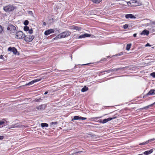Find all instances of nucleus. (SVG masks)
<instances>
[{"label": "nucleus", "mask_w": 155, "mask_h": 155, "mask_svg": "<svg viewBox=\"0 0 155 155\" xmlns=\"http://www.w3.org/2000/svg\"><path fill=\"white\" fill-rule=\"evenodd\" d=\"M15 7V6L9 5L3 7V9L4 11L6 12H10L13 11Z\"/></svg>", "instance_id": "obj_1"}, {"label": "nucleus", "mask_w": 155, "mask_h": 155, "mask_svg": "<svg viewBox=\"0 0 155 155\" xmlns=\"http://www.w3.org/2000/svg\"><path fill=\"white\" fill-rule=\"evenodd\" d=\"M25 37V35L21 31H19L16 32L15 38L18 39H22Z\"/></svg>", "instance_id": "obj_2"}, {"label": "nucleus", "mask_w": 155, "mask_h": 155, "mask_svg": "<svg viewBox=\"0 0 155 155\" xmlns=\"http://www.w3.org/2000/svg\"><path fill=\"white\" fill-rule=\"evenodd\" d=\"M34 36L31 35H28L26 36L25 35V37L24 38L25 41L27 42H31L34 39Z\"/></svg>", "instance_id": "obj_3"}, {"label": "nucleus", "mask_w": 155, "mask_h": 155, "mask_svg": "<svg viewBox=\"0 0 155 155\" xmlns=\"http://www.w3.org/2000/svg\"><path fill=\"white\" fill-rule=\"evenodd\" d=\"M7 30L11 33H15L16 31L15 26L12 24L9 25L7 27Z\"/></svg>", "instance_id": "obj_4"}, {"label": "nucleus", "mask_w": 155, "mask_h": 155, "mask_svg": "<svg viewBox=\"0 0 155 155\" xmlns=\"http://www.w3.org/2000/svg\"><path fill=\"white\" fill-rule=\"evenodd\" d=\"M71 32L69 31H67L60 34V36L61 38H64L70 35Z\"/></svg>", "instance_id": "obj_5"}, {"label": "nucleus", "mask_w": 155, "mask_h": 155, "mask_svg": "<svg viewBox=\"0 0 155 155\" xmlns=\"http://www.w3.org/2000/svg\"><path fill=\"white\" fill-rule=\"evenodd\" d=\"M42 79V78H37L36 79H34L32 81L30 82L27 84H25V86H27L28 85H30L33 84H34L35 83L38 82L40 81Z\"/></svg>", "instance_id": "obj_6"}, {"label": "nucleus", "mask_w": 155, "mask_h": 155, "mask_svg": "<svg viewBox=\"0 0 155 155\" xmlns=\"http://www.w3.org/2000/svg\"><path fill=\"white\" fill-rule=\"evenodd\" d=\"M116 118L115 117H109L106 119H105L102 120L100 122L102 124H105L109 121H110Z\"/></svg>", "instance_id": "obj_7"}, {"label": "nucleus", "mask_w": 155, "mask_h": 155, "mask_svg": "<svg viewBox=\"0 0 155 155\" xmlns=\"http://www.w3.org/2000/svg\"><path fill=\"white\" fill-rule=\"evenodd\" d=\"M129 3L130 4H135V5H133L134 6H139L141 5V4L138 2L137 0H131L130 2H127L128 5H129Z\"/></svg>", "instance_id": "obj_8"}, {"label": "nucleus", "mask_w": 155, "mask_h": 155, "mask_svg": "<svg viewBox=\"0 0 155 155\" xmlns=\"http://www.w3.org/2000/svg\"><path fill=\"white\" fill-rule=\"evenodd\" d=\"M8 51L13 52V54H16L18 52L17 50L14 47H9L8 48Z\"/></svg>", "instance_id": "obj_9"}, {"label": "nucleus", "mask_w": 155, "mask_h": 155, "mask_svg": "<svg viewBox=\"0 0 155 155\" xmlns=\"http://www.w3.org/2000/svg\"><path fill=\"white\" fill-rule=\"evenodd\" d=\"M91 36V35L87 34V33H85L84 34L82 35H80L78 37V38H84L86 37H89Z\"/></svg>", "instance_id": "obj_10"}, {"label": "nucleus", "mask_w": 155, "mask_h": 155, "mask_svg": "<svg viewBox=\"0 0 155 155\" xmlns=\"http://www.w3.org/2000/svg\"><path fill=\"white\" fill-rule=\"evenodd\" d=\"M54 32V30L53 29H48L45 32V34L46 35H48L51 33Z\"/></svg>", "instance_id": "obj_11"}, {"label": "nucleus", "mask_w": 155, "mask_h": 155, "mask_svg": "<svg viewBox=\"0 0 155 155\" xmlns=\"http://www.w3.org/2000/svg\"><path fill=\"white\" fill-rule=\"evenodd\" d=\"M46 107L45 104H41L36 107V108L38 110H43L45 109Z\"/></svg>", "instance_id": "obj_12"}, {"label": "nucleus", "mask_w": 155, "mask_h": 155, "mask_svg": "<svg viewBox=\"0 0 155 155\" xmlns=\"http://www.w3.org/2000/svg\"><path fill=\"white\" fill-rule=\"evenodd\" d=\"M125 18L127 19L130 18L131 19H134L136 18V17L132 14H128L125 15Z\"/></svg>", "instance_id": "obj_13"}, {"label": "nucleus", "mask_w": 155, "mask_h": 155, "mask_svg": "<svg viewBox=\"0 0 155 155\" xmlns=\"http://www.w3.org/2000/svg\"><path fill=\"white\" fill-rule=\"evenodd\" d=\"M155 94V90L151 89L146 94L147 96L152 95Z\"/></svg>", "instance_id": "obj_14"}, {"label": "nucleus", "mask_w": 155, "mask_h": 155, "mask_svg": "<svg viewBox=\"0 0 155 155\" xmlns=\"http://www.w3.org/2000/svg\"><path fill=\"white\" fill-rule=\"evenodd\" d=\"M149 33V31L145 29L143 30L141 33V35H148Z\"/></svg>", "instance_id": "obj_15"}, {"label": "nucleus", "mask_w": 155, "mask_h": 155, "mask_svg": "<svg viewBox=\"0 0 155 155\" xmlns=\"http://www.w3.org/2000/svg\"><path fill=\"white\" fill-rule=\"evenodd\" d=\"M153 151V149H151L149 150L145 151L143 153V154L146 155H148L152 153Z\"/></svg>", "instance_id": "obj_16"}, {"label": "nucleus", "mask_w": 155, "mask_h": 155, "mask_svg": "<svg viewBox=\"0 0 155 155\" xmlns=\"http://www.w3.org/2000/svg\"><path fill=\"white\" fill-rule=\"evenodd\" d=\"M125 68H117L111 69L112 71H116L118 70L123 69Z\"/></svg>", "instance_id": "obj_17"}, {"label": "nucleus", "mask_w": 155, "mask_h": 155, "mask_svg": "<svg viewBox=\"0 0 155 155\" xmlns=\"http://www.w3.org/2000/svg\"><path fill=\"white\" fill-rule=\"evenodd\" d=\"M88 90V88L86 86H84L81 90V91L82 92H85Z\"/></svg>", "instance_id": "obj_18"}, {"label": "nucleus", "mask_w": 155, "mask_h": 155, "mask_svg": "<svg viewBox=\"0 0 155 155\" xmlns=\"http://www.w3.org/2000/svg\"><path fill=\"white\" fill-rule=\"evenodd\" d=\"M41 126L42 127H48V124L46 123H42L41 124Z\"/></svg>", "instance_id": "obj_19"}, {"label": "nucleus", "mask_w": 155, "mask_h": 155, "mask_svg": "<svg viewBox=\"0 0 155 155\" xmlns=\"http://www.w3.org/2000/svg\"><path fill=\"white\" fill-rule=\"evenodd\" d=\"M131 44H127V45L126 49L127 51H129L131 48Z\"/></svg>", "instance_id": "obj_20"}, {"label": "nucleus", "mask_w": 155, "mask_h": 155, "mask_svg": "<svg viewBox=\"0 0 155 155\" xmlns=\"http://www.w3.org/2000/svg\"><path fill=\"white\" fill-rule=\"evenodd\" d=\"M5 122L3 121H0V128L5 126Z\"/></svg>", "instance_id": "obj_21"}, {"label": "nucleus", "mask_w": 155, "mask_h": 155, "mask_svg": "<svg viewBox=\"0 0 155 155\" xmlns=\"http://www.w3.org/2000/svg\"><path fill=\"white\" fill-rule=\"evenodd\" d=\"M10 127L11 128H14L18 127V124H17L11 125Z\"/></svg>", "instance_id": "obj_22"}, {"label": "nucleus", "mask_w": 155, "mask_h": 155, "mask_svg": "<svg viewBox=\"0 0 155 155\" xmlns=\"http://www.w3.org/2000/svg\"><path fill=\"white\" fill-rule=\"evenodd\" d=\"M81 28L78 26H75V30L78 31H81Z\"/></svg>", "instance_id": "obj_23"}, {"label": "nucleus", "mask_w": 155, "mask_h": 155, "mask_svg": "<svg viewBox=\"0 0 155 155\" xmlns=\"http://www.w3.org/2000/svg\"><path fill=\"white\" fill-rule=\"evenodd\" d=\"M81 116H75L73 118V120H80Z\"/></svg>", "instance_id": "obj_24"}, {"label": "nucleus", "mask_w": 155, "mask_h": 155, "mask_svg": "<svg viewBox=\"0 0 155 155\" xmlns=\"http://www.w3.org/2000/svg\"><path fill=\"white\" fill-rule=\"evenodd\" d=\"M155 140V138H153L149 140H148L147 141V143H149L152 142Z\"/></svg>", "instance_id": "obj_25"}, {"label": "nucleus", "mask_w": 155, "mask_h": 155, "mask_svg": "<svg viewBox=\"0 0 155 155\" xmlns=\"http://www.w3.org/2000/svg\"><path fill=\"white\" fill-rule=\"evenodd\" d=\"M102 1V0H92V1L95 3H98Z\"/></svg>", "instance_id": "obj_26"}, {"label": "nucleus", "mask_w": 155, "mask_h": 155, "mask_svg": "<svg viewBox=\"0 0 155 155\" xmlns=\"http://www.w3.org/2000/svg\"><path fill=\"white\" fill-rule=\"evenodd\" d=\"M29 28L28 27L25 26H24V30L25 31H28L29 30Z\"/></svg>", "instance_id": "obj_27"}, {"label": "nucleus", "mask_w": 155, "mask_h": 155, "mask_svg": "<svg viewBox=\"0 0 155 155\" xmlns=\"http://www.w3.org/2000/svg\"><path fill=\"white\" fill-rule=\"evenodd\" d=\"M28 13L31 16L33 17L34 15L32 11H29L28 12Z\"/></svg>", "instance_id": "obj_28"}, {"label": "nucleus", "mask_w": 155, "mask_h": 155, "mask_svg": "<svg viewBox=\"0 0 155 155\" xmlns=\"http://www.w3.org/2000/svg\"><path fill=\"white\" fill-rule=\"evenodd\" d=\"M151 25V23H147L144 24L143 25V26L147 27Z\"/></svg>", "instance_id": "obj_29"}, {"label": "nucleus", "mask_w": 155, "mask_h": 155, "mask_svg": "<svg viewBox=\"0 0 155 155\" xmlns=\"http://www.w3.org/2000/svg\"><path fill=\"white\" fill-rule=\"evenodd\" d=\"M28 23H29V22H28V21L27 20L25 21L24 22V24L25 26H26L27 25H28Z\"/></svg>", "instance_id": "obj_30"}, {"label": "nucleus", "mask_w": 155, "mask_h": 155, "mask_svg": "<svg viewBox=\"0 0 155 155\" xmlns=\"http://www.w3.org/2000/svg\"><path fill=\"white\" fill-rule=\"evenodd\" d=\"M148 144L147 142V141H146L145 142H144L143 143H140L139 145H145L146 144Z\"/></svg>", "instance_id": "obj_31"}, {"label": "nucleus", "mask_w": 155, "mask_h": 155, "mask_svg": "<svg viewBox=\"0 0 155 155\" xmlns=\"http://www.w3.org/2000/svg\"><path fill=\"white\" fill-rule=\"evenodd\" d=\"M128 25L127 24H126L124 25L123 28L124 29H126L128 28Z\"/></svg>", "instance_id": "obj_32"}, {"label": "nucleus", "mask_w": 155, "mask_h": 155, "mask_svg": "<svg viewBox=\"0 0 155 155\" xmlns=\"http://www.w3.org/2000/svg\"><path fill=\"white\" fill-rule=\"evenodd\" d=\"M98 118H99V117H91L89 119V120H94V119H97Z\"/></svg>", "instance_id": "obj_33"}, {"label": "nucleus", "mask_w": 155, "mask_h": 155, "mask_svg": "<svg viewBox=\"0 0 155 155\" xmlns=\"http://www.w3.org/2000/svg\"><path fill=\"white\" fill-rule=\"evenodd\" d=\"M75 26V25L71 26L69 28L72 30H74Z\"/></svg>", "instance_id": "obj_34"}, {"label": "nucleus", "mask_w": 155, "mask_h": 155, "mask_svg": "<svg viewBox=\"0 0 155 155\" xmlns=\"http://www.w3.org/2000/svg\"><path fill=\"white\" fill-rule=\"evenodd\" d=\"M150 75L153 78H155V72H153L150 74Z\"/></svg>", "instance_id": "obj_35"}, {"label": "nucleus", "mask_w": 155, "mask_h": 155, "mask_svg": "<svg viewBox=\"0 0 155 155\" xmlns=\"http://www.w3.org/2000/svg\"><path fill=\"white\" fill-rule=\"evenodd\" d=\"M28 31V33L30 34H31L33 33V30L32 29H30V30L29 29V30Z\"/></svg>", "instance_id": "obj_36"}, {"label": "nucleus", "mask_w": 155, "mask_h": 155, "mask_svg": "<svg viewBox=\"0 0 155 155\" xmlns=\"http://www.w3.org/2000/svg\"><path fill=\"white\" fill-rule=\"evenodd\" d=\"M105 71L107 73H109V72H112L111 69H110L107 70L106 71Z\"/></svg>", "instance_id": "obj_37"}, {"label": "nucleus", "mask_w": 155, "mask_h": 155, "mask_svg": "<svg viewBox=\"0 0 155 155\" xmlns=\"http://www.w3.org/2000/svg\"><path fill=\"white\" fill-rule=\"evenodd\" d=\"M80 118H81L80 120H86L87 119V118L86 117H81Z\"/></svg>", "instance_id": "obj_38"}, {"label": "nucleus", "mask_w": 155, "mask_h": 155, "mask_svg": "<svg viewBox=\"0 0 155 155\" xmlns=\"http://www.w3.org/2000/svg\"><path fill=\"white\" fill-rule=\"evenodd\" d=\"M2 27L0 25V33L2 32Z\"/></svg>", "instance_id": "obj_39"}, {"label": "nucleus", "mask_w": 155, "mask_h": 155, "mask_svg": "<svg viewBox=\"0 0 155 155\" xmlns=\"http://www.w3.org/2000/svg\"><path fill=\"white\" fill-rule=\"evenodd\" d=\"M154 104H155V102H154V103H153V104L149 105V106H147V107H149V106H152L153 105H154Z\"/></svg>", "instance_id": "obj_40"}, {"label": "nucleus", "mask_w": 155, "mask_h": 155, "mask_svg": "<svg viewBox=\"0 0 155 155\" xmlns=\"http://www.w3.org/2000/svg\"><path fill=\"white\" fill-rule=\"evenodd\" d=\"M146 47H147V46H150V44L149 43H147L145 46Z\"/></svg>", "instance_id": "obj_41"}, {"label": "nucleus", "mask_w": 155, "mask_h": 155, "mask_svg": "<svg viewBox=\"0 0 155 155\" xmlns=\"http://www.w3.org/2000/svg\"><path fill=\"white\" fill-rule=\"evenodd\" d=\"M4 137L3 136H0V140H1L3 139Z\"/></svg>", "instance_id": "obj_42"}, {"label": "nucleus", "mask_w": 155, "mask_h": 155, "mask_svg": "<svg viewBox=\"0 0 155 155\" xmlns=\"http://www.w3.org/2000/svg\"><path fill=\"white\" fill-rule=\"evenodd\" d=\"M0 59H4V58L2 55H0Z\"/></svg>", "instance_id": "obj_43"}, {"label": "nucleus", "mask_w": 155, "mask_h": 155, "mask_svg": "<svg viewBox=\"0 0 155 155\" xmlns=\"http://www.w3.org/2000/svg\"><path fill=\"white\" fill-rule=\"evenodd\" d=\"M83 152V151H80L75 152L74 153H79L82 152Z\"/></svg>", "instance_id": "obj_44"}, {"label": "nucleus", "mask_w": 155, "mask_h": 155, "mask_svg": "<svg viewBox=\"0 0 155 155\" xmlns=\"http://www.w3.org/2000/svg\"><path fill=\"white\" fill-rule=\"evenodd\" d=\"M136 36H137V34L135 33V34H134V35H133V36L134 37H136Z\"/></svg>", "instance_id": "obj_45"}, {"label": "nucleus", "mask_w": 155, "mask_h": 155, "mask_svg": "<svg viewBox=\"0 0 155 155\" xmlns=\"http://www.w3.org/2000/svg\"><path fill=\"white\" fill-rule=\"evenodd\" d=\"M48 93V92L47 91H46L45 93H44V94L45 95H46V94H47Z\"/></svg>", "instance_id": "obj_46"}, {"label": "nucleus", "mask_w": 155, "mask_h": 155, "mask_svg": "<svg viewBox=\"0 0 155 155\" xmlns=\"http://www.w3.org/2000/svg\"><path fill=\"white\" fill-rule=\"evenodd\" d=\"M151 23V24H154V25H155V21H153Z\"/></svg>", "instance_id": "obj_47"}, {"label": "nucleus", "mask_w": 155, "mask_h": 155, "mask_svg": "<svg viewBox=\"0 0 155 155\" xmlns=\"http://www.w3.org/2000/svg\"><path fill=\"white\" fill-rule=\"evenodd\" d=\"M52 124H56L57 123L56 122H52Z\"/></svg>", "instance_id": "obj_48"}, {"label": "nucleus", "mask_w": 155, "mask_h": 155, "mask_svg": "<svg viewBox=\"0 0 155 155\" xmlns=\"http://www.w3.org/2000/svg\"><path fill=\"white\" fill-rule=\"evenodd\" d=\"M43 25H46V23L45 22H44L43 23Z\"/></svg>", "instance_id": "obj_49"}, {"label": "nucleus", "mask_w": 155, "mask_h": 155, "mask_svg": "<svg viewBox=\"0 0 155 155\" xmlns=\"http://www.w3.org/2000/svg\"><path fill=\"white\" fill-rule=\"evenodd\" d=\"M89 64H82V65H87Z\"/></svg>", "instance_id": "obj_50"}, {"label": "nucleus", "mask_w": 155, "mask_h": 155, "mask_svg": "<svg viewBox=\"0 0 155 155\" xmlns=\"http://www.w3.org/2000/svg\"><path fill=\"white\" fill-rule=\"evenodd\" d=\"M76 65H75V66L74 67V68H76Z\"/></svg>", "instance_id": "obj_51"}, {"label": "nucleus", "mask_w": 155, "mask_h": 155, "mask_svg": "<svg viewBox=\"0 0 155 155\" xmlns=\"http://www.w3.org/2000/svg\"><path fill=\"white\" fill-rule=\"evenodd\" d=\"M138 155H143V154H138Z\"/></svg>", "instance_id": "obj_52"}, {"label": "nucleus", "mask_w": 155, "mask_h": 155, "mask_svg": "<svg viewBox=\"0 0 155 155\" xmlns=\"http://www.w3.org/2000/svg\"><path fill=\"white\" fill-rule=\"evenodd\" d=\"M71 59H72V55H71Z\"/></svg>", "instance_id": "obj_53"}, {"label": "nucleus", "mask_w": 155, "mask_h": 155, "mask_svg": "<svg viewBox=\"0 0 155 155\" xmlns=\"http://www.w3.org/2000/svg\"><path fill=\"white\" fill-rule=\"evenodd\" d=\"M118 55H121V54H119Z\"/></svg>", "instance_id": "obj_54"}, {"label": "nucleus", "mask_w": 155, "mask_h": 155, "mask_svg": "<svg viewBox=\"0 0 155 155\" xmlns=\"http://www.w3.org/2000/svg\"><path fill=\"white\" fill-rule=\"evenodd\" d=\"M104 60H105V58H104Z\"/></svg>", "instance_id": "obj_55"}]
</instances>
